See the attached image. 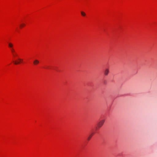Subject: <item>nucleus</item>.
<instances>
[{"mask_svg":"<svg viewBox=\"0 0 157 157\" xmlns=\"http://www.w3.org/2000/svg\"><path fill=\"white\" fill-rule=\"evenodd\" d=\"M105 122V120H101L98 123V126L96 128V129H97L98 128H99L100 127H101L103 124H104Z\"/></svg>","mask_w":157,"mask_h":157,"instance_id":"1","label":"nucleus"},{"mask_svg":"<svg viewBox=\"0 0 157 157\" xmlns=\"http://www.w3.org/2000/svg\"><path fill=\"white\" fill-rule=\"evenodd\" d=\"M109 73V70L108 68L106 69L104 71V75L105 76L107 75Z\"/></svg>","mask_w":157,"mask_h":157,"instance_id":"2","label":"nucleus"},{"mask_svg":"<svg viewBox=\"0 0 157 157\" xmlns=\"http://www.w3.org/2000/svg\"><path fill=\"white\" fill-rule=\"evenodd\" d=\"M26 25V23L24 21H22L21 23L20 24V28H23L25 27Z\"/></svg>","mask_w":157,"mask_h":157,"instance_id":"3","label":"nucleus"},{"mask_svg":"<svg viewBox=\"0 0 157 157\" xmlns=\"http://www.w3.org/2000/svg\"><path fill=\"white\" fill-rule=\"evenodd\" d=\"M39 63V61L37 60H35L33 62V64L35 65H36Z\"/></svg>","mask_w":157,"mask_h":157,"instance_id":"4","label":"nucleus"},{"mask_svg":"<svg viewBox=\"0 0 157 157\" xmlns=\"http://www.w3.org/2000/svg\"><path fill=\"white\" fill-rule=\"evenodd\" d=\"M93 135H94L93 133H91V134H90L88 137L87 138V140H90V139H91V138H92V136H93Z\"/></svg>","mask_w":157,"mask_h":157,"instance_id":"5","label":"nucleus"},{"mask_svg":"<svg viewBox=\"0 0 157 157\" xmlns=\"http://www.w3.org/2000/svg\"><path fill=\"white\" fill-rule=\"evenodd\" d=\"M81 14L83 16H85L86 15V13L83 11L81 12Z\"/></svg>","mask_w":157,"mask_h":157,"instance_id":"6","label":"nucleus"},{"mask_svg":"<svg viewBox=\"0 0 157 157\" xmlns=\"http://www.w3.org/2000/svg\"><path fill=\"white\" fill-rule=\"evenodd\" d=\"M12 53L13 54V53H14L15 52V51L14 49H13V48H11L10 49Z\"/></svg>","mask_w":157,"mask_h":157,"instance_id":"7","label":"nucleus"},{"mask_svg":"<svg viewBox=\"0 0 157 157\" xmlns=\"http://www.w3.org/2000/svg\"><path fill=\"white\" fill-rule=\"evenodd\" d=\"M9 46L10 48H13L12 47H13V45L12 44L10 43L9 44Z\"/></svg>","mask_w":157,"mask_h":157,"instance_id":"8","label":"nucleus"},{"mask_svg":"<svg viewBox=\"0 0 157 157\" xmlns=\"http://www.w3.org/2000/svg\"><path fill=\"white\" fill-rule=\"evenodd\" d=\"M13 62L15 64H17L19 63V62H18L17 60L15 61H13Z\"/></svg>","mask_w":157,"mask_h":157,"instance_id":"9","label":"nucleus"},{"mask_svg":"<svg viewBox=\"0 0 157 157\" xmlns=\"http://www.w3.org/2000/svg\"><path fill=\"white\" fill-rule=\"evenodd\" d=\"M13 56L14 57H16V56H17V54L16 53H15V52L13 53V54H12Z\"/></svg>","mask_w":157,"mask_h":157,"instance_id":"10","label":"nucleus"},{"mask_svg":"<svg viewBox=\"0 0 157 157\" xmlns=\"http://www.w3.org/2000/svg\"><path fill=\"white\" fill-rule=\"evenodd\" d=\"M20 63H22V62L23 60L22 59H20Z\"/></svg>","mask_w":157,"mask_h":157,"instance_id":"11","label":"nucleus"},{"mask_svg":"<svg viewBox=\"0 0 157 157\" xmlns=\"http://www.w3.org/2000/svg\"><path fill=\"white\" fill-rule=\"evenodd\" d=\"M44 68H46V69H47V68H47V67H44Z\"/></svg>","mask_w":157,"mask_h":157,"instance_id":"12","label":"nucleus"}]
</instances>
